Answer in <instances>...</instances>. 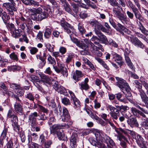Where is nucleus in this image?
Listing matches in <instances>:
<instances>
[{
	"mask_svg": "<svg viewBox=\"0 0 148 148\" xmlns=\"http://www.w3.org/2000/svg\"><path fill=\"white\" fill-rule=\"evenodd\" d=\"M94 133L95 135L97 140V144H96L95 146L98 147H101V148H102V145H104V144H103L102 142H101L100 141L102 140L103 136L102 132L97 129H95L94 131Z\"/></svg>",
	"mask_w": 148,
	"mask_h": 148,
	"instance_id": "obj_6",
	"label": "nucleus"
},
{
	"mask_svg": "<svg viewBox=\"0 0 148 148\" xmlns=\"http://www.w3.org/2000/svg\"><path fill=\"white\" fill-rule=\"evenodd\" d=\"M115 131L117 134V137L119 141H123L122 140H123L126 142L129 143V141L127 138L124 136L122 133L120 132V131L123 133L124 134H127V132L124 129H123L121 127H119L118 130H116Z\"/></svg>",
	"mask_w": 148,
	"mask_h": 148,
	"instance_id": "obj_12",
	"label": "nucleus"
},
{
	"mask_svg": "<svg viewBox=\"0 0 148 148\" xmlns=\"http://www.w3.org/2000/svg\"><path fill=\"white\" fill-rule=\"evenodd\" d=\"M128 4L130 8L132 9L133 12L135 10H137V8L136 7L135 5L130 1H128Z\"/></svg>",
	"mask_w": 148,
	"mask_h": 148,
	"instance_id": "obj_59",
	"label": "nucleus"
},
{
	"mask_svg": "<svg viewBox=\"0 0 148 148\" xmlns=\"http://www.w3.org/2000/svg\"><path fill=\"white\" fill-rule=\"evenodd\" d=\"M61 25L64 29V31L70 35V37L72 39L71 35L74 31V28L70 24L66 22L63 21L61 22Z\"/></svg>",
	"mask_w": 148,
	"mask_h": 148,
	"instance_id": "obj_8",
	"label": "nucleus"
},
{
	"mask_svg": "<svg viewBox=\"0 0 148 148\" xmlns=\"http://www.w3.org/2000/svg\"><path fill=\"white\" fill-rule=\"evenodd\" d=\"M51 84L52 85L53 88L56 91L58 90V88L60 86L58 84V82L54 79L51 80Z\"/></svg>",
	"mask_w": 148,
	"mask_h": 148,
	"instance_id": "obj_38",
	"label": "nucleus"
},
{
	"mask_svg": "<svg viewBox=\"0 0 148 148\" xmlns=\"http://www.w3.org/2000/svg\"><path fill=\"white\" fill-rule=\"evenodd\" d=\"M38 106L40 110L43 112L45 114H47L49 110L43 106L39 105Z\"/></svg>",
	"mask_w": 148,
	"mask_h": 148,
	"instance_id": "obj_61",
	"label": "nucleus"
},
{
	"mask_svg": "<svg viewBox=\"0 0 148 148\" xmlns=\"http://www.w3.org/2000/svg\"><path fill=\"white\" fill-rule=\"evenodd\" d=\"M116 110L115 112H110L109 114L113 119L116 120L120 116V113L119 110L116 109Z\"/></svg>",
	"mask_w": 148,
	"mask_h": 148,
	"instance_id": "obj_29",
	"label": "nucleus"
},
{
	"mask_svg": "<svg viewBox=\"0 0 148 148\" xmlns=\"http://www.w3.org/2000/svg\"><path fill=\"white\" fill-rule=\"evenodd\" d=\"M12 125L13 126L14 130L16 131H19V126L18 124V119L17 116H14L11 119Z\"/></svg>",
	"mask_w": 148,
	"mask_h": 148,
	"instance_id": "obj_15",
	"label": "nucleus"
},
{
	"mask_svg": "<svg viewBox=\"0 0 148 148\" xmlns=\"http://www.w3.org/2000/svg\"><path fill=\"white\" fill-rule=\"evenodd\" d=\"M75 43L77 46L82 50L80 51V53L82 55H84L87 54L88 49L87 46L82 41H78L76 39H75Z\"/></svg>",
	"mask_w": 148,
	"mask_h": 148,
	"instance_id": "obj_5",
	"label": "nucleus"
},
{
	"mask_svg": "<svg viewBox=\"0 0 148 148\" xmlns=\"http://www.w3.org/2000/svg\"><path fill=\"white\" fill-rule=\"evenodd\" d=\"M45 46L47 49L48 51L51 52H52L54 51V46H52L49 43H45Z\"/></svg>",
	"mask_w": 148,
	"mask_h": 148,
	"instance_id": "obj_47",
	"label": "nucleus"
},
{
	"mask_svg": "<svg viewBox=\"0 0 148 148\" xmlns=\"http://www.w3.org/2000/svg\"><path fill=\"white\" fill-rule=\"evenodd\" d=\"M40 77L42 79V80L44 82L49 85L51 84V80L48 76L44 74H41L40 75Z\"/></svg>",
	"mask_w": 148,
	"mask_h": 148,
	"instance_id": "obj_24",
	"label": "nucleus"
},
{
	"mask_svg": "<svg viewBox=\"0 0 148 148\" xmlns=\"http://www.w3.org/2000/svg\"><path fill=\"white\" fill-rule=\"evenodd\" d=\"M108 0V2L112 6L116 7V8L114 7L113 9V12L116 15V16L123 23L126 24H129L130 23L129 19L121 12L120 9L122 10V8L116 0Z\"/></svg>",
	"mask_w": 148,
	"mask_h": 148,
	"instance_id": "obj_2",
	"label": "nucleus"
},
{
	"mask_svg": "<svg viewBox=\"0 0 148 148\" xmlns=\"http://www.w3.org/2000/svg\"><path fill=\"white\" fill-rule=\"evenodd\" d=\"M51 30L49 28H47L44 33V36L46 38L49 39L51 36Z\"/></svg>",
	"mask_w": 148,
	"mask_h": 148,
	"instance_id": "obj_34",
	"label": "nucleus"
},
{
	"mask_svg": "<svg viewBox=\"0 0 148 148\" xmlns=\"http://www.w3.org/2000/svg\"><path fill=\"white\" fill-rule=\"evenodd\" d=\"M43 11L40 7L35 8V13L32 15V19L34 21H40L42 20L48 18L51 15L52 12L50 7L48 6L42 7Z\"/></svg>",
	"mask_w": 148,
	"mask_h": 148,
	"instance_id": "obj_1",
	"label": "nucleus"
},
{
	"mask_svg": "<svg viewBox=\"0 0 148 148\" xmlns=\"http://www.w3.org/2000/svg\"><path fill=\"white\" fill-rule=\"evenodd\" d=\"M47 60L49 64H52L53 66H54L56 64V62L54 58L49 55L48 58Z\"/></svg>",
	"mask_w": 148,
	"mask_h": 148,
	"instance_id": "obj_43",
	"label": "nucleus"
},
{
	"mask_svg": "<svg viewBox=\"0 0 148 148\" xmlns=\"http://www.w3.org/2000/svg\"><path fill=\"white\" fill-rule=\"evenodd\" d=\"M71 5L72 6V9L71 10L73 12L75 13L74 14L75 15L74 16L75 17V16L79 12V7L75 3H73Z\"/></svg>",
	"mask_w": 148,
	"mask_h": 148,
	"instance_id": "obj_39",
	"label": "nucleus"
},
{
	"mask_svg": "<svg viewBox=\"0 0 148 148\" xmlns=\"http://www.w3.org/2000/svg\"><path fill=\"white\" fill-rule=\"evenodd\" d=\"M133 12H134L136 18L138 19L140 21H142L143 20L144 18L143 16L138 11V9H137V10H134Z\"/></svg>",
	"mask_w": 148,
	"mask_h": 148,
	"instance_id": "obj_32",
	"label": "nucleus"
},
{
	"mask_svg": "<svg viewBox=\"0 0 148 148\" xmlns=\"http://www.w3.org/2000/svg\"><path fill=\"white\" fill-rule=\"evenodd\" d=\"M15 92L18 95L21 96L24 94V91L22 88L19 86V88H17L15 90Z\"/></svg>",
	"mask_w": 148,
	"mask_h": 148,
	"instance_id": "obj_44",
	"label": "nucleus"
},
{
	"mask_svg": "<svg viewBox=\"0 0 148 148\" xmlns=\"http://www.w3.org/2000/svg\"><path fill=\"white\" fill-rule=\"evenodd\" d=\"M63 127V125L59 124H55L51 126L50 127V134L54 135H56L59 131L58 130L62 129Z\"/></svg>",
	"mask_w": 148,
	"mask_h": 148,
	"instance_id": "obj_14",
	"label": "nucleus"
},
{
	"mask_svg": "<svg viewBox=\"0 0 148 148\" xmlns=\"http://www.w3.org/2000/svg\"><path fill=\"white\" fill-rule=\"evenodd\" d=\"M95 59L107 71L110 70L109 66L105 61L103 60L102 59L99 58L98 57H95Z\"/></svg>",
	"mask_w": 148,
	"mask_h": 148,
	"instance_id": "obj_25",
	"label": "nucleus"
},
{
	"mask_svg": "<svg viewBox=\"0 0 148 148\" xmlns=\"http://www.w3.org/2000/svg\"><path fill=\"white\" fill-rule=\"evenodd\" d=\"M57 135L59 139L62 140L64 137V133L62 131H59L56 134Z\"/></svg>",
	"mask_w": 148,
	"mask_h": 148,
	"instance_id": "obj_52",
	"label": "nucleus"
},
{
	"mask_svg": "<svg viewBox=\"0 0 148 148\" xmlns=\"http://www.w3.org/2000/svg\"><path fill=\"white\" fill-rule=\"evenodd\" d=\"M90 24L92 26L94 27V29L95 32L96 31L98 30L97 29L99 27L100 23H99L97 21L95 20H92L90 22Z\"/></svg>",
	"mask_w": 148,
	"mask_h": 148,
	"instance_id": "obj_31",
	"label": "nucleus"
},
{
	"mask_svg": "<svg viewBox=\"0 0 148 148\" xmlns=\"http://www.w3.org/2000/svg\"><path fill=\"white\" fill-rule=\"evenodd\" d=\"M88 47V49H89V47L90 48L91 51H94L97 50V47L95 45L91 42L89 45H87Z\"/></svg>",
	"mask_w": 148,
	"mask_h": 148,
	"instance_id": "obj_55",
	"label": "nucleus"
},
{
	"mask_svg": "<svg viewBox=\"0 0 148 148\" xmlns=\"http://www.w3.org/2000/svg\"><path fill=\"white\" fill-rule=\"evenodd\" d=\"M125 56L126 62L127 63V64L132 71H134L135 69L134 67V66L132 63V62L129 57L127 55H126V54H125Z\"/></svg>",
	"mask_w": 148,
	"mask_h": 148,
	"instance_id": "obj_27",
	"label": "nucleus"
},
{
	"mask_svg": "<svg viewBox=\"0 0 148 148\" xmlns=\"http://www.w3.org/2000/svg\"><path fill=\"white\" fill-rule=\"evenodd\" d=\"M139 29L145 35L148 36V30L146 29L141 23H140Z\"/></svg>",
	"mask_w": 148,
	"mask_h": 148,
	"instance_id": "obj_35",
	"label": "nucleus"
},
{
	"mask_svg": "<svg viewBox=\"0 0 148 148\" xmlns=\"http://www.w3.org/2000/svg\"><path fill=\"white\" fill-rule=\"evenodd\" d=\"M105 140L107 144H109L110 146L112 148H116L115 144L113 140L109 137L106 136L105 137Z\"/></svg>",
	"mask_w": 148,
	"mask_h": 148,
	"instance_id": "obj_26",
	"label": "nucleus"
},
{
	"mask_svg": "<svg viewBox=\"0 0 148 148\" xmlns=\"http://www.w3.org/2000/svg\"><path fill=\"white\" fill-rule=\"evenodd\" d=\"M39 116V114L36 112L31 113L28 117V123L29 125L32 127H34L36 125V118Z\"/></svg>",
	"mask_w": 148,
	"mask_h": 148,
	"instance_id": "obj_10",
	"label": "nucleus"
},
{
	"mask_svg": "<svg viewBox=\"0 0 148 148\" xmlns=\"http://www.w3.org/2000/svg\"><path fill=\"white\" fill-rule=\"evenodd\" d=\"M63 114L61 116L62 120L63 122H67L70 118V116L67 109L64 107L62 108Z\"/></svg>",
	"mask_w": 148,
	"mask_h": 148,
	"instance_id": "obj_13",
	"label": "nucleus"
},
{
	"mask_svg": "<svg viewBox=\"0 0 148 148\" xmlns=\"http://www.w3.org/2000/svg\"><path fill=\"white\" fill-rule=\"evenodd\" d=\"M142 101L145 104L147 103L148 102V97H147L145 94L141 97Z\"/></svg>",
	"mask_w": 148,
	"mask_h": 148,
	"instance_id": "obj_64",
	"label": "nucleus"
},
{
	"mask_svg": "<svg viewBox=\"0 0 148 148\" xmlns=\"http://www.w3.org/2000/svg\"><path fill=\"white\" fill-rule=\"evenodd\" d=\"M15 111L17 113L22 114L23 112V108L22 105L19 102H15L14 104Z\"/></svg>",
	"mask_w": 148,
	"mask_h": 148,
	"instance_id": "obj_20",
	"label": "nucleus"
},
{
	"mask_svg": "<svg viewBox=\"0 0 148 148\" xmlns=\"http://www.w3.org/2000/svg\"><path fill=\"white\" fill-rule=\"evenodd\" d=\"M67 56V57L66 60V62L68 64L71 62L72 59L75 56L72 53L68 54Z\"/></svg>",
	"mask_w": 148,
	"mask_h": 148,
	"instance_id": "obj_41",
	"label": "nucleus"
},
{
	"mask_svg": "<svg viewBox=\"0 0 148 148\" xmlns=\"http://www.w3.org/2000/svg\"><path fill=\"white\" fill-rule=\"evenodd\" d=\"M83 75L80 71L76 70L75 73L73 76V79L77 82L80 79V78L83 76Z\"/></svg>",
	"mask_w": 148,
	"mask_h": 148,
	"instance_id": "obj_21",
	"label": "nucleus"
},
{
	"mask_svg": "<svg viewBox=\"0 0 148 148\" xmlns=\"http://www.w3.org/2000/svg\"><path fill=\"white\" fill-rule=\"evenodd\" d=\"M73 102L74 107L75 108H78L80 106V103L79 101L76 98L72 100Z\"/></svg>",
	"mask_w": 148,
	"mask_h": 148,
	"instance_id": "obj_46",
	"label": "nucleus"
},
{
	"mask_svg": "<svg viewBox=\"0 0 148 148\" xmlns=\"http://www.w3.org/2000/svg\"><path fill=\"white\" fill-rule=\"evenodd\" d=\"M128 124L132 127H138L139 124L136 118L132 117L127 121Z\"/></svg>",
	"mask_w": 148,
	"mask_h": 148,
	"instance_id": "obj_16",
	"label": "nucleus"
},
{
	"mask_svg": "<svg viewBox=\"0 0 148 148\" xmlns=\"http://www.w3.org/2000/svg\"><path fill=\"white\" fill-rule=\"evenodd\" d=\"M80 85V88L82 90H87L89 88V86L88 84H84L83 82L81 83Z\"/></svg>",
	"mask_w": 148,
	"mask_h": 148,
	"instance_id": "obj_49",
	"label": "nucleus"
},
{
	"mask_svg": "<svg viewBox=\"0 0 148 148\" xmlns=\"http://www.w3.org/2000/svg\"><path fill=\"white\" fill-rule=\"evenodd\" d=\"M46 114L45 113H40L39 115V118H38V119L39 120H45L47 119V117L46 116Z\"/></svg>",
	"mask_w": 148,
	"mask_h": 148,
	"instance_id": "obj_50",
	"label": "nucleus"
},
{
	"mask_svg": "<svg viewBox=\"0 0 148 148\" xmlns=\"http://www.w3.org/2000/svg\"><path fill=\"white\" fill-rule=\"evenodd\" d=\"M58 66L61 73L64 76L67 77L68 75L67 71L64 65L62 63H60Z\"/></svg>",
	"mask_w": 148,
	"mask_h": 148,
	"instance_id": "obj_22",
	"label": "nucleus"
},
{
	"mask_svg": "<svg viewBox=\"0 0 148 148\" xmlns=\"http://www.w3.org/2000/svg\"><path fill=\"white\" fill-rule=\"evenodd\" d=\"M58 92L61 94H63L64 95H66L65 93H67V90L62 86L61 85L58 88V90H56Z\"/></svg>",
	"mask_w": 148,
	"mask_h": 148,
	"instance_id": "obj_45",
	"label": "nucleus"
},
{
	"mask_svg": "<svg viewBox=\"0 0 148 148\" xmlns=\"http://www.w3.org/2000/svg\"><path fill=\"white\" fill-rule=\"evenodd\" d=\"M130 40L131 43L134 46H137L142 49H144L145 46L136 37L133 35H130L129 36Z\"/></svg>",
	"mask_w": 148,
	"mask_h": 148,
	"instance_id": "obj_9",
	"label": "nucleus"
},
{
	"mask_svg": "<svg viewBox=\"0 0 148 148\" xmlns=\"http://www.w3.org/2000/svg\"><path fill=\"white\" fill-rule=\"evenodd\" d=\"M62 103L65 105H69L71 104L69 99L66 97H64L62 99Z\"/></svg>",
	"mask_w": 148,
	"mask_h": 148,
	"instance_id": "obj_48",
	"label": "nucleus"
},
{
	"mask_svg": "<svg viewBox=\"0 0 148 148\" xmlns=\"http://www.w3.org/2000/svg\"><path fill=\"white\" fill-rule=\"evenodd\" d=\"M131 111L133 115L137 116L138 114L140 111L135 108L132 107L131 108Z\"/></svg>",
	"mask_w": 148,
	"mask_h": 148,
	"instance_id": "obj_54",
	"label": "nucleus"
},
{
	"mask_svg": "<svg viewBox=\"0 0 148 148\" xmlns=\"http://www.w3.org/2000/svg\"><path fill=\"white\" fill-rule=\"evenodd\" d=\"M117 25L119 28H117L116 26V28H115L116 29L117 31L120 32L121 30H123L125 32H126L128 31V30L124 26L122 25L120 23H118Z\"/></svg>",
	"mask_w": 148,
	"mask_h": 148,
	"instance_id": "obj_40",
	"label": "nucleus"
},
{
	"mask_svg": "<svg viewBox=\"0 0 148 148\" xmlns=\"http://www.w3.org/2000/svg\"><path fill=\"white\" fill-rule=\"evenodd\" d=\"M21 69L20 66L18 65H12L10 66H8V70L9 71H18Z\"/></svg>",
	"mask_w": 148,
	"mask_h": 148,
	"instance_id": "obj_36",
	"label": "nucleus"
},
{
	"mask_svg": "<svg viewBox=\"0 0 148 148\" xmlns=\"http://www.w3.org/2000/svg\"><path fill=\"white\" fill-rule=\"evenodd\" d=\"M22 2L25 5H34L38 6L39 2L34 0H21Z\"/></svg>",
	"mask_w": 148,
	"mask_h": 148,
	"instance_id": "obj_19",
	"label": "nucleus"
},
{
	"mask_svg": "<svg viewBox=\"0 0 148 148\" xmlns=\"http://www.w3.org/2000/svg\"><path fill=\"white\" fill-rule=\"evenodd\" d=\"M38 138V135L36 133H33L31 134V136H28V139L29 143L32 142V141L36 140Z\"/></svg>",
	"mask_w": 148,
	"mask_h": 148,
	"instance_id": "obj_33",
	"label": "nucleus"
},
{
	"mask_svg": "<svg viewBox=\"0 0 148 148\" xmlns=\"http://www.w3.org/2000/svg\"><path fill=\"white\" fill-rule=\"evenodd\" d=\"M106 108L107 110H109L110 111V112H112L114 111L115 110L117 109L114 107L109 104L107 105L106 106Z\"/></svg>",
	"mask_w": 148,
	"mask_h": 148,
	"instance_id": "obj_60",
	"label": "nucleus"
},
{
	"mask_svg": "<svg viewBox=\"0 0 148 148\" xmlns=\"http://www.w3.org/2000/svg\"><path fill=\"white\" fill-rule=\"evenodd\" d=\"M21 31L19 29H16L14 31L11 33L12 36L15 38H18L20 37L21 35Z\"/></svg>",
	"mask_w": 148,
	"mask_h": 148,
	"instance_id": "obj_28",
	"label": "nucleus"
},
{
	"mask_svg": "<svg viewBox=\"0 0 148 148\" xmlns=\"http://www.w3.org/2000/svg\"><path fill=\"white\" fill-rule=\"evenodd\" d=\"M13 142L12 140H10L8 142L6 145L7 148H13Z\"/></svg>",
	"mask_w": 148,
	"mask_h": 148,
	"instance_id": "obj_63",
	"label": "nucleus"
},
{
	"mask_svg": "<svg viewBox=\"0 0 148 148\" xmlns=\"http://www.w3.org/2000/svg\"><path fill=\"white\" fill-rule=\"evenodd\" d=\"M136 142L138 146L144 148L146 147L147 143L144 141V139L140 135H137Z\"/></svg>",
	"mask_w": 148,
	"mask_h": 148,
	"instance_id": "obj_17",
	"label": "nucleus"
},
{
	"mask_svg": "<svg viewBox=\"0 0 148 148\" xmlns=\"http://www.w3.org/2000/svg\"><path fill=\"white\" fill-rule=\"evenodd\" d=\"M113 58L114 59L115 61L116 62L118 65H120L121 64V61L122 59V57L119 55L117 54L114 52H112V53Z\"/></svg>",
	"mask_w": 148,
	"mask_h": 148,
	"instance_id": "obj_23",
	"label": "nucleus"
},
{
	"mask_svg": "<svg viewBox=\"0 0 148 148\" xmlns=\"http://www.w3.org/2000/svg\"><path fill=\"white\" fill-rule=\"evenodd\" d=\"M8 133V128L6 127H4L1 133V136L5 138L6 136Z\"/></svg>",
	"mask_w": 148,
	"mask_h": 148,
	"instance_id": "obj_53",
	"label": "nucleus"
},
{
	"mask_svg": "<svg viewBox=\"0 0 148 148\" xmlns=\"http://www.w3.org/2000/svg\"><path fill=\"white\" fill-rule=\"evenodd\" d=\"M77 135L76 134H72L70 139V147L71 148H76L77 147L76 140Z\"/></svg>",
	"mask_w": 148,
	"mask_h": 148,
	"instance_id": "obj_18",
	"label": "nucleus"
},
{
	"mask_svg": "<svg viewBox=\"0 0 148 148\" xmlns=\"http://www.w3.org/2000/svg\"><path fill=\"white\" fill-rule=\"evenodd\" d=\"M78 29L80 33L82 35L86 32L85 29L81 23H79L78 25Z\"/></svg>",
	"mask_w": 148,
	"mask_h": 148,
	"instance_id": "obj_42",
	"label": "nucleus"
},
{
	"mask_svg": "<svg viewBox=\"0 0 148 148\" xmlns=\"http://www.w3.org/2000/svg\"><path fill=\"white\" fill-rule=\"evenodd\" d=\"M10 57L11 59L16 61H17L18 60L17 55L14 52H13L10 54Z\"/></svg>",
	"mask_w": 148,
	"mask_h": 148,
	"instance_id": "obj_57",
	"label": "nucleus"
},
{
	"mask_svg": "<svg viewBox=\"0 0 148 148\" xmlns=\"http://www.w3.org/2000/svg\"><path fill=\"white\" fill-rule=\"evenodd\" d=\"M29 143V148H39V145L38 144L32 142Z\"/></svg>",
	"mask_w": 148,
	"mask_h": 148,
	"instance_id": "obj_51",
	"label": "nucleus"
},
{
	"mask_svg": "<svg viewBox=\"0 0 148 148\" xmlns=\"http://www.w3.org/2000/svg\"><path fill=\"white\" fill-rule=\"evenodd\" d=\"M25 97L28 99L30 101H34V97L33 95L31 93L27 94L25 96Z\"/></svg>",
	"mask_w": 148,
	"mask_h": 148,
	"instance_id": "obj_58",
	"label": "nucleus"
},
{
	"mask_svg": "<svg viewBox=\"0 0 148 148\" xmlns=\"http://www.w3.org/2000/svg\"><path fill=\"white\" fill-rule=\"evenodd\" d=\"M129 92L130 94V95L129 94V95H128V93H126L127 94V95H126V94H124L125 95V97L126 99H127V101H129L130 102L133 104L134 106L138 108L139 109L142 111L144 112L146 114H148V110H146L145 108H141L136 103L134 102L133 100L132 97H131L132 94L131 93L130 90H129Z\"/></svg>",
	"mask_w": 148,
	"mask_h": 148,
	"instance_id": "obj_11",
	"label": "nucleus"
},
{
	"mask_svg": "<svg viewBox=\"0 0 148 148\" xmlns=\"http://www.w3.org/2000/svg\"><path fill=\"white\" fill-rule=\"evenodd\" d=\"M141 82L143 86L145 87L147 90V93L148 95V84L144 80H141Z\"/></svg>",
	"mask_w": 148,
	"mask_h": 148,
	"instance_id": "obj_62",
	"label": "nucleus"
},
{
	"mask_svg": "<svg viewBox=\"0 0 148 148\" xmlns=\"http://www.w3.org/2000/svg\"><path fill=\"white\" fill-rule=\"evenodd\" d=\"M94 133L95 135L97 140V144H96L95 146L98 147H101V148H102V145H104V144H103L102 142H101L100 141L102 140L103 136L102 132L97 129H95L94 131Z\"/></svg>",
	"mask_w": 148,
	"mask_h": 148,
	"instance_id": "obj_7",
	"label": "nucleus"
},
{
	"mask_svg": "<svg viewBox=\"0 0 148 148\" xmlns=\"http://www.w3.org/2000/svg\"><path fill=\"white\" fill-rule=\"evenodd\" d=\"M44 143L45 148H49L50 147L51 145L52 144V141L51 140H48L45 142Z\"/></svg>",
	"mask_w": 148,
	"mask_h": 148,
	"instance_id": "obj_56",
	"label": "nucleus"
},
{
	"mask_svg": "<svg viewBox=\"0 0 148 148\" xmlns=\"http://www.w3.org/2000/svg\"><path fill=\"white\" fill-rule=\"evenodd\" d=\"M63 7L65 10L68 13L74 16L75 14L73 12L71 9L70 8V5L68 3L66 5L64 6Z\"/></svg>",
	"mask_w": 148,
	"mask_h": 148,
	"instance_id": "obj_37",
	"label": "nucleus"
},
{
	"mask_svg": "<svg viewBox=\"0 0 148 148\" xmlns=\"http://www.w3.org/2000/svg\"><path fill=\"white\" fill-rule=\"evenodd\" d=\"M95 34L99 38V40L101 41L103 43L106 44H109L115 47H117L118 45L114 41L111 39H109L108 40L106 36L103 35L99 31H96Z\"/></svg>",
	"mask_w": 148,
	"mask_h": 148,
	"instance_id": "obj_4",
	"label": "nucleus"
},
{
	"mask_svg": "<svg viewBox=\"0 0 148 148\" xmlns=\"http://www.w3.org/2000/svg\"><path fill=\"white\" fill-rule=\"evenodd\" d=\"M116 79L117 82H116V84L117 86L121 90L124 94H130L129 92V90H130V88L128 84H127L126 81L121 78L118 77H116Z\"/></svg>",
	"mask_w": 148,
	"mask_h": 148,
	"instance_id": "obj_3",
	"label": "nucleus"
},
{
	"mask_svg": "<svg viewBox=\"0 0 148 148\" xmlns=\"http://www.w3.org/2000/svg\"><path fill=\"white\" fill-rule=\"evenodd\" d=\"M14 5H11V3L9 2L5 3L2 4L3 7L5 8L7 10L8 9H11L12 10H14V11H16L17 10Z\"/></svg>",
	"mask_w": 148,
	"mask_h": 148,
	"instance_id": "obj_30",
	"label": "nucleus"
}]
</instances>
